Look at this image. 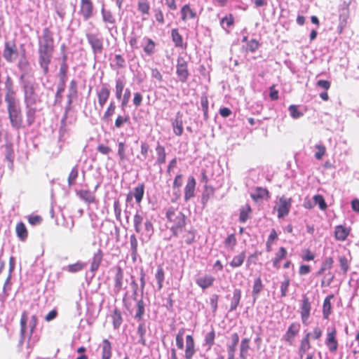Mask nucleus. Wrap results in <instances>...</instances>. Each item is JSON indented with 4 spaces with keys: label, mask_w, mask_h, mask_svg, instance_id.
<instances>
[{
    "label": "nucleus",
    "mask_w": 359,
    "mask_h": 359,
    "mask_svg": "<svg viewBox=\"0 0 359 359\" xmlns=\"http://www.w3.org/2000/svg\"><path fill=\"white\" fill-rule=\"evenodd\" d=\"M39 43V64L46 75L49 72V65L51 62L54 52L53 34L49 28L43 29L42 34L38 36Z\"/></svg>",
    "instance_id": "1"
},
{
    "label": "nucleus",
    "mask_w": 359,
    "mask_h": 359,
    "mask_svg": "<svg viewBox=\"0 0 359 359\" xmlns=\"http://www.w3.org/2000/svg\"><path fill=\"white\" fill-rule=\"evenodd\" d=\"M168 227L174 236L182 232L186 226V216L177 208L169 207L165 212Z\"/></svg>",
    "instance_id": "2"
},
{
    "label": "nucleus",
    "mask_w": 359,
    "mask_h": 359,
    "mask_svg": "<svg viewBox=\"0 0 359 359\" xmlns=\"http://www.w3.org/2000/svg\"><path fill=\"white\" fill-rule=\"evenodd\" d=\"M20 84L23 92L25 104H36L39 100L36 93L38 84L34 79L26 77L25 74L20 75Z\"/></svg>",
    "instance_id": "3"
},
{
    "label": "nucleus",
    "mask_w": 359,
    "mask_h": 359,
    "mask_svg": "<svg viewBox=\"0 0 359 359\" xmlns=\"http://www.w3.org/2000/svg\"><path fill=\"white\" fill-rule=\"evenodd\" d=\"M27 313L26 311H24L22 313L20 318V344L23 343V340L25 339L27 336H28V346H30L31 341V336L36 326L37 318L35 316H32L28 325H27Z\"/></svg>",
    "instance_id": "4"
},
{
    "label": "nucleus",
    "mask_w": 359,
    "mask_h": 359,
    "mask_svg": "<svg viewBox=\"0 0 359 359\" xmlns=\"http://www.w3.org/2000/svg\"><path fill=\"white\" fill-rule=\"evenodd\" d=\"M9 120L12 127L20 128L22 124V111L20 101L6 102Z\"/></svg>",
    "instance_id": "5"
},
{
    "label": "nucleus",
    "mask_w": 359,
    "mask_h": 359,
    "mask_svg": "<svg viewBox=\"0 0 359 359\" xmlns=\"http://www.w3.org/2000/svg\"><path fill=\"white\" fill-rule=\"evenodd\" d=\"M291 206L292 198H287L285 196H281L276 205L274 207V210H277L278 217L283 218L286 217L290 212Z\"/></svg>",
    "instance_id": "6"
},
{
    "label": "nucleus",
    "mask_w": 359,
    "mask_h": 359,
    "mask_svg": "<svg viewBox=\"0 0 359 359\" xmlns=\"http://www.w3.org/2000/svg\"><path fill=\"white\" fill-rule=\"evenodd\" d=\"M87 41L90 45L92 51L95 55L101 54L103 50V39L98 34L93 33H86Z\"/></svg>",
    "instance_id": "7"
},
{
    "label": "nucleus",
    "mask_w": 359,
    "mask_h": 359,
    "mask_svg": "<svg viewBox=\"0 0 359 359\" xmlns=\"http://www.w3.org/2000/svg\"><path fill=\"white\" fill-rule=\"evenodd\" d=\"M79 13L87 21L93 16L94 6L92 0H81Z\"/></svg>",
    "instance_id": "8"
},
{
    "label": "nucleus",
    "mask_w": 359,
    "mask_h": 359,
    "mask_svg": "<svg viewBox=\"0 0 359 359\" xmlns=\"http://www.w3.org/2000/svg\"><path fill=\"white\" fill-rule=\"evenodd\" d=\"M176 67V73L180 81L182 83L186 82L189 74L187 68V62L183 57H178Z\"/></svg>",
    "instance_id": "9"
},
{
    "label": "nucleus",
    "mask_w": 359,
    "mask_h": 359,
    "mask_svg": "<svg viewBox=\"0 0 359 359\" xmlns=\"http://www.w3.org/2000/svg\"><path fill=\"white\" fill-rule=\"evenodd\" d=\"M101 14H102V21L105 23V29H107L108 32L112 35V30L114 29H116V27L115 25L116 24V19L115 17L113 15L111 12L110 11H107L104 9V6L101 9Z\"/></svg>",
    "instance_id": "10"
},
{
    "label": "nucleus",
    "mask_w": 359,
    "mask_h": 359,
    "mask_svg": "<svg viewBox=\"0 0 359 359\" xmlns=\"http://www.w3.org/2000/svg\"><path fill=\"white\" fill-rule=\"evenodd\" d=\"M18 55V51L14 43L6 42L3 56L8 62H13Z\"/></svg>",
    "instance_id": "11"
},
{
    "label": "nucleus",
    "mask_w": 359,
    "mask_h": 359,
    "mask_svg": "<svg viewBox=\"0 0 359 359\" xmlns=\"http://www.w3.org/2000/svg\"><path fill=\"white\" fill-rule=\"evenodd\" d=\"M140 233V239L142 243L147 242L150 240L154 233V226L151 222L149 219H146L142 224V231Z\"/></svg>",
    "instance_id": "12"
},
{
    "label": "nucleus",
    "mask_w": 359,
    "mask_h": 359,
    "mask_svg": "<svg viewBox=\"0 0 359 359\" xmlns=\"http://www.w3.org/2000/svg\"><path fill=\"white\" fill-rule=\"evenodd\" d=\"M140 233V239L142 243L147 242L150 240L154 233V226L151 222L149 219H146L142 224V231Z\"/></svg>",
    "instance_id": "13"
},
{
    "label": "nucleus",
    "mask_w": 359,
    "mask_h": 359,
    "mask_svg": "<svg viewBox=\"0 0 359 359\" xmlns=\"http://www.w3.org/2000/svg\"><path fill=\"white\" fill-rule=\"evenodd\" d=\"M337 331L334 327L327 333L325 344L331 353H334L338 348V341L336 338Z\"/></svg>",
    "instance_id": "14"
},
{
    "label": "nucleus",
    "mask_w": 359,
    "mask_h": 359,
    "mask_svg": "<svg viewBox=\"0 0 359 359\" xmlns=\"http://www.w3.org/2000/svg\"><path fill=\"white\" fill-rule=\"evenodd\" d=\"M300 325L298 323H292L286 333L283 336V339L285 341H287L290 345H292L294 341L295 336L299 332Z\"/></svg>",
    "instance_id": "15"
},
{
    "label": "nucleus",
    "mask_w": 359,
    "mask_h": 359,
    "mask_svg": "<svg viewBox=\"0 0 359 359\" xmlns=\"http://www.w3.org/2000/svg\"><path fill=\"white\" fill-rule=\"evenodd\" d=\"M6 143L5 144V158L6 161L8 162V167L10 170H13V162L15 158L13 144L10 142V141L8 140V136H6Z\"/></svg>",
    "instance_id": "16"
},
{
    "label": "nucleus",
    "mask_w": 359,
    "mask_h": 359,
    "mask_svg": "<svg viewBox=\"0 0 359 359\" xmlns=\"http://www.w3.org/2000/svg\"><path fill=\"white\" fill-rule=\"evenodd\" d=\"M110 95V90L107 86V84H103L101 88L97 91V101L98 104L101 108L104 107V105L107 102Z\"/></svg>",
    "instance_id": "17"
},
{
    "label": "nucleus",
    "mask_w": 359,
    "mask_h": 359,
    "mask_svg": "<svg viewBox=\"0 0 359 359\" xmlns=\"http://www.w3.org/2000/svg\"><path fill=\"white\" fill-rule=\"evenodd\" d=\"M311 308V303L309 298L304 296L301 306V317L302 323L305 325L307 324V320L310 316Z\"/></svg>",
    "instance_id": "18"
},
{
    "label": "nucleus",
    "mask_w": 359,
    "mask_h": 359,
    "mask_svg": "<svg viewBox=\"0 0 359 359\" xmlns=\"http://www.w3.org/2000/svg\"><path fill=\"white\" fill-rule=\"evenodd\" d=\"M25 114L26 121L28 126L32 125L36 119V113L39 111L36 107V104H25Z\"/></svg>",
    "instance_id": "19"
},
{
    "label": "nucleus",
    "mask_w": 359,
    "mask_h": 359,
    "mask_svg": "<svg viewBox=\"0 0 359 359\" xmlns=\"http://www.w3.org/2000/svg\"><path fill=\"white\" fill-rule=\"evenodd\" d=\"M196 352L195 344L191 335H187L186 337V348L184 357L186 359H191Z\"/></svg>",
    "instance_id": "20"
},
{
    "label": "nucleus",
    "mask_w": 359,
    "mask_h": 359,
    "mask_svg": "<svg viewBox=\"0 0 359 359\" xmlns=\"http://www.w3.org/2000/svg\"><path fill=\"white\" fill-rule=\"evenodd\" d=\"M196 181L194 177H189L184 189V199L189 201L194 196Z\"/></svg>",
    "instance_id": "21"
},
{
    "label": "nucleus",
    "mask_w": 359,
    "mask_h": 359,
    "mask_svg": "<svg viewBox=\"0 0 359 359\" xmlns=\"http://www.w3.org/2000/svg\"><path fill=\"white\" fill-rule=\"evenodd\" d=\"M349 233L350 229L342 225H338L335 227L334 237L337 241H345L347 238Z\"/></svg>",
    "instance_id": "22"
},
{
    "label": "nucleus",
    "mask_w": 359,
    "mask_h": 359,
    "mask_svg": "<svg viewBox=\"0 0 359 359\" xmlns=\"http://www.w3.org/2000/svg\"><path fill=\"white\" fill-rule=\"evenodd\" d=\"M215 281V278L210 275H205L204 276L199 277L196 279V284L202 289H206L212 285Z\"/></svg>",
    "instance_id": "23"
},
{
    "label": "nucleus",
    "mask_w": 359,
    "mask_h": 359,
    "mask_svg": "<svg viewBox=\"0 0 359 359\" xmlns=\"http://www.w3.org/2000/svg\"><path fill=\"white\" fill-rule=\"evenodd\" d=\"M102 359H110L111 357V344L108 339H104L100 345Z\"/></svg>",
    "instance_id": "24"
},
{
    "label": "nucleus",
    "mask_w": 359,
    "mask_h": 359,
    "mask_svg": "<svg viewBox=\"0 0 359 359\" xmlns=\"http://www.w3.org/2000/svg\"><path fill=\"white\" fill-rule=\"evenodd\" d=\"M182 19L183 21H187L191 19H194L196 17V13L193 11L187 4L184 5L181 9Z\"/></svg>",
    "instance_id": "25"
},
{
    "label": "nucleus",
    "mask_w": 359,
    "mask_h": 359,
    "mask_svg": "<svg viewBox=\"0 0 359 359\" xmlns=\"http://www.w3.org/2000/svg\"><path fill=\"white\" fill-rule=\"evenodd\" d=\"M310 332H308L306 336L301 340V344L299 349V356L301 358H303L304 353H305L311 348L309 341Z\"/></svg>",
    "instance_id": "26"
},
{
    "label": "nucleus",
    "mask_w": 359,
    "mask_h": 359,
    "mask_svg": "<svg viewBox=\"0 0 359 359\" xmlns=\"http://www.w3.org/2000/svg\"><path fill=\"white\" fill-rule=\"evenodd\" d=\"M250 349V339H242L240 345V357L241 359H247Z\"/></svg>",
    "instance_id": "27"
},
{
    "label": "nucleus",
    "mask_w": 359,
    "mask_h": 359,
    "mask_svg": "<svg viewBox=\"0 0 359 359\" xmlns=\"http://www.w3.org/2000/svg\"><path fill=\"white\" fill-rule=\"evenodd\" d=\"M144 217L142 214H140L138 212L135 213L133 219V226L135 231L138 233V232L142 231V224L144 222Z\"/></svg>",
    "instance_id": "28"
},
{
    "label": "nucleus",
    "mask_w": 359,
    "mask_h": 359,
    "mask_svg": "<svg viewBox=\"0 0 359 359\" xmlns=\"http://www.w3.org/2000/svg\"><path fill=\"white\" fill-rule=\"evenodd\" d=\"M333 297V295L327 296L323 302V315L325 319H328L332 311V305L330 300Z\"/></svg>",
    "instance_id": "29"
},
{
    "label": "nucleus",
    "mask_w": 359,
    "mask_h": 359,
    "mask_svg": "<svg viewBox=\"0 0 359 359\" xmlns=\"http://www.w3.org/2000/svg\"><path fill=\"white\" fill-rule=\"evenodd\" d=\"M130 245L132 259L133 262H135L137 257V239L134 234L130 236Z\"/></svg>",
    "instance_id": "30"
},
{
    "label": "nucleus",
    "mask_w": 359,
    "mask_h": 359,
    "mask_svg": "<svg viewBox=\"0 0 359 359\" xmlns=\"http://www.w3.org/2000/svg\"><path fill=\"white\" fill-rule=\"evenodd\" d=\"M144 194V184H139L133 190V195L137 203L140 204L143 198Z\"/></svg>",
    "instance_id": "31"
},
{
    "label": "nucleus",
    "mask_w": 359,
    "mask_h": 359,
    "mask_svg": "<svg viewBox=\"0 0 359 359\" xmlns=\"http://www.w3.org/2000/svg\"><path fill=\"white\" fill-rule=\"evenodd\" d=\"M77 195L85 202L92 203L95 201V195L88 190H80L77 192Z\"/></svg>",
    "instance_id": "32"
},
{
    "label": "nucleus",
    "mask_w": 359,
    "mask_h": 359,
    "mask_svg": "<svg viewBox=\"0 0 359 359\" xmlns=\"http://www.w3.org/2000/svg\"><path fill=\"white\" fill-rule=\"evenodd\" d=\"M125 88V81L121 78L116 79L115 95L118 100H121Z\"/></svg>",
    "instance_id": "33"
},
{
    "label": "nucleus",
    "mask_w": 359,
    "mask_h": 359,
    "mask_svg": "<svg viewBox=\"0 0 359 359\" xmlns=\"http://www.w3.org/2000/svg\"><path fill=\"white\" fill-rule=\"evenodd\" d=\"M102 260V253L101 250H98V252H96L93 257V260H92L91 266H90V270L92 271H97L100 265Z\"/></svg>",
    "instance_id": "34"
},
{
    "label": "nucleus",
    "mask_w": 359,
    "mask_h": 359,
    "mask_svg": "<svg viewBox=\"0 0 359 359\" xmlns=\"http://www.w3.org/2000/svg\"><path fill=\"white\" fill-rule=\"evenodd\" d=\"M111 319L114 328L118 329L122 324L123 318L121 312L117 309L114 310V312L111 314Z\"/></svg>",
    "instance_id": "35"
},
{
    "label": "nucleus",
    "mask_w": 359,
    "mask_h": 359,
    "mask_svg": "<svg viewBox=\"0 0 359 359\" xmlns=\"http://www.w3.org/2000/svg\"><path fill=\"white\" fill-rule=\"evenodd\" d=\"M241 298V291L240 289H235L233 290V297L231 302L230 311H234L236 309L239 304Z\"/></svg>",
    "instance_id": "36"
},
{
    "label": "nucleus",
    "mask_w": 359,
    "mask_h": 359,
    "mask_svg": "<svg viewBox=\"0 0 359 359\" xmlns=\"http://www.w3.org/2000/svg\"><path fill=\"white\" fill-rule=\"evenodd\" d=\"M77 95V85L76 82L74 80H72L70 82V85L69 87V93H68V104L70 105L72 102L73 98L76 97Z\"/></svg>",
    "instance_id": "37"
},
{
    "label": "nucleus",
    "mask_w": 359,
    "mask_h": 359,
    "mask_svg": "<svg viewBox=\"0 0 359 359\" xmlns=\"http://www.w3.org/2000/svg\"><path fill=\"white\" fill-rule=\"evenodd\" d=\"M86 264L81 262H77L76 263L69 264L65 267L64 269L67 270L70 273H76L83 270L86 267Z\"/></svg>",
    "instance_id": "38"
},
{
    "label": "nucleus",
    "mask_w": 359,
    "mask_h": 359,
    "mask_svg": "<svg viewBox=\"0 0 359 359\" xmlns=\"http://www.w3.org/2000/svg\"><path fill=\"white\" fill-rule=\"evenodd\" d=\"M245 258V254L244 252L241 254L236 255L232 259L231 262L229 263L230 266L233 268H237L241 266Z\"/></svg>",
    "instance_id": "39"
},
{
    "label": "nucleus",
    "mask_w": 359,
    "mask_h": 359,
    "mask_svg": "<svg viewBox=\"0 0 359 359\" xmlns=\"http://www.w3.org/2000/svg\"><path fill=\"white\" fill-rule=\"evenodd\" d=\"M269 195V191L264 188L262 187H257L255 190V191L252 194H251V197L255 201H258L259 199L264 198L265 197H267Z\"/></svg>",
    "instance_id": "40"
},
{
    "label": "nucleus",
    "mask_w": 359,
    "mask_h": 359,
    "mask_svg": "<svg viewBox=\"0 0 359 359\" xmlns=\"http://www.w3.org/2000/svg\"><path fill=\"white\" fill-rule=\"evenodd\" d=\"M137 10L142 15H149L150 6L147 0H139L137 3Z\"/></svg>",
    "instance_id": "41"
},
{
    "label": "nucleus",
    "mask_w": 359,
    "mask_h": 359,
    "mask_svg": "<svg viewBox=\"0 0 359 359\" xmlns=\"http://www.w3.org/2000/svg\"><path fill=\"white\" fill-rule=\"evenodd\" d=\"M155 278L158 283V290H161L163 287V283L164 281L165 273L162 266H158L155 274Z\"/></svg>",
    "instance_id": "42"
},
{
    "label": "nucleus",
    "mask_w": 359,
    "mask_h": 359,
    "mask_svg": "<svg viewBox=\"0 0 359 359\" xmlns=\"http://www.w3.org/2000/svg\"><path fill=\"white\" fill-rule=\"evenodd\" d=\"M334 260L332 257H326L323 262L322 266L319 271L317 272L318 276H320L326 270H329L332 268Z\"/></svg>",
    "instance_id": "43"
},
{
    "label": "nucleus",
    "mask_w": 359,
    "mask_h": 359,
    "mask_svg": "<svg viewBox=\"0 0 359 359\" xmlns=\"http://www.w3.org/2000/svg\"><path fill=\"white\" fill-rule=\"evenodd\" d=\"M348 13L347 9H343L339 15V24L337 27L338 32L341 33L346 25V20Z\"/></svg>",
    "instance_id": "44"
},
{
    "label": "nucleus",
    "mask_w": 359,
    "mask_h": 359,
    "mask_svg": "<svg viewBox=\"0 0 359 359\" xmlns=\"http://www.w3.org/2000/svg\"><path fill=\"white\" fill-rule=\"evenodd\" d=\"M251 212V208L249 205L246 204L243 206L240 210L239 221L244 223L248 219V215Z\"/></svg>",
    "instance_id": "45"
},
{
    "label": "nucleus",
    "mask_w": 359,
    "mask_h": 359,
    "mask_svg": "<svg viewBox=\"0 0 359 359\" xmlns=\"http://www.w3.org/2000/svg\"><path fill=\"white\" fill-rule=\"evenodd\" d=\"M123 273L120 267L118 268L115 276V288L120 291L123 287Z\"/></svg>",
    "instance_id": "46"
},
{
    "label": "nucleus",
    "mask_w": 359,
    "mask_h": 359,
    "mask_svg": "<svg viewBox=\"0 0 359 359\" xmlns=\"http://www.w3.org/2000/svg\"><path fill=\"white\" fill-rule=\"evenodd\" d=\"M171 36H172V41L175 43V46L182 47V46H183L182 37L180 34V33L177 29H172Z\"/></svg>",
    "instance_id": "47"
},
{
    "label": "nucleus",
    "mask_w": 359,
    "mask_h": 359,
    "mask_svg": "<svg viewBox=\"0 0 359 359\" xmlns=\"http://www.w3.org/2000/svg\"><path fill=\"white\" fill-rule=\"evenodd\" d=\"M16 233L21 240H25L27 237V231L25 225L20 222L16 225Z\"/></svg>",
    "instance_id": "48"
},
{
    "label": "nucleus",
    "mask_w": 359,
    "mask_h": 359,
    "mask_svg": "<svg viewBox=\"0 0 359 359\" xmlns=\"http://www.w3.org/2000/svg\"><path fill=\"white\" fill-rule=\"evenodd\" d=\"M231 343L227 345L228 352H236V346L239 341V337L237 333H233L231 336Z\"/></svg>",
    "instance_id": "49"
},
{
    "label": "nucleus",
    "mask_w": 359,
    "mask_h": 359,
    "mask_svg": "<svg viewBox=\"0 0 359 359\" xmlns=\"http://www.w3.org/2000/svg\"><path fill=\"white\" fill-rule=\"evenodd\" d=\"M79 175V170L78 166L75 165L71 170L69 177H68V185L69 187H72V185L75 184L76 180L78 177Z\"/></svg>",
    "instance_id": "50"
},
{
    "label": "nucleus",
    "mask_w": 359,
    "mask_h": 359,
    "mask_svg": "<svg viewBox=\"0 0 359 359\" xmlns=\"http://www.w3.org/2000/svg\"><path fill=\"white\" fill-rule=\"evenodd\" d=\"M314 147L316 150L314 155L315 158L318 160L322 159L323 156L325 154V147L323 144L318 143L316 144Z\"/></svg>",
    "instance_id": "51"
},
{
    "label": "nucleus",
    "mask_w": 359,
    "mask_h": 359,
    "mask_svg": "<svg viewBox=\"0 0 359 359\" xmlns=\"http://www.w3.org/2000/svg\"><path fill=\"white\" fill-rule=\"evenodd\" d=\"M185 330L184 328L180 329L176 335V345L179 349H183L184 348V334Z\"/></svg>",
    "instance_id": "52"
},
{
    "label": "nucleus",
    "mask_w": 359,
    "mask_h": 359,
    "mask_svg": "<svg viewBox=\"0 0 359 359\" xmlns=\"http://www.w3.org/2000/svg\"><path fill=\"white\" fill-rule=\"evenodd\" d=\"M263 288V285L260 278H257L254 281L252 294L255 298L259 294Z\"/></svg>",
    "instance_id": "53"
},
{
    "label": "nucleus",
    "mask_w": 359,
    "mask_h": 359,
    "mask_svg": "<svg viewBox=\"0 0 359 359\" xmlns=\"http://www.w3.org/2000/svg\"><path fill=\"white\" fill-rule=\"evenodd\" d=\"M147 40V44L144 47V51L148 55H151L154 52V48H155V43L154 41L149 39V38H145Z\"/></svg>",
    "instance_id": "54"
},
{
    "label": "nucleus",
    "mask_w": 359,
    "mask_h": 359,
    "mask_svg": "<svg viewBox=\"0 0 359 359\" xmlns=\"http://www.w3.org/2000/svg\"><path fill=\"white\" fill-rule=\"evenodd\" d=\"M130 90L129 88H126L125 90L124 94L123 95V96L121 99V107L123 111H124L126 107H127V105L129 102V100H130Z\"/></svg>",
    "instance_id": "55"
},
{
    "label": "nucleus",
    "mask_w": 359,
    "mask_h": 359,
    "mask_svg": "<svg viewBox=\"0 0 359 359\" xmlns=\"http://www.w3.org/2000/svg\"><path fill=\"white\" fill-rule=\"evenodd\" d=\"M156 152H157V163L159 164L164 163L165 161V152L164 147L160 145H158L156 147Z\"/></svg>",
    "instance_id": "56"
},
{
    "label": "nucleus",
    "mask_w": 359,
    "mask_h": 359,
    "mask_svg": "<svg viewBox=\"0 0 359 359\" xmlns=\"http://www.w3.org/2000/svg\"><path fill=\"white\" fill-rule=\"evenodd\" d=\"M19 100L16 97V92L14 89L6 90L5 102H10Z\"/></svg>",
    "instance_id": "57"
},
{
    "label": "nucleus",
    "mask_w": 359,
    "mask_h": 359,
    "mask_svg": "<svg viewBox=\"0 0 359 359\" xmlns=\"http://www.w3.org/2000/svg\"><path fill=\"white\" fill-rule=\"evenodd\" d=\"M288 111L290 116L294 119L299 118L303 116V113L298 109V107L297 105H290L288 108Z\"/></svg>",
    "instance_id": "58"
},
{
    "label": "nucleus",
    "mask_w": 359,
    "mask_h": 359,
    "mask_svg": "<svg viewBox=\"0 0 359 359\" xmlns=\"http://www.w3.org/2000/svg\"><path fill=\"white\" fill-rule=\"evenodd\" d=\"M201 106L203 111V116L205 118H208V97L203 95L201 97Z\"/></svg>",
    "instance_id": "59"
},
{
    "label": "nucleus",
    "mask_w": 359,
    "mask_h": 359,
    "mask_svg": "<svg viewBox=\"0 0 359 359\" xmlns=\"http://www.w3.org/2000/svg\"><path fill=\"white\" fill-rule=\"evenodd\" d=\"M313 201L315 204L318 205L320 210H324L326 209L327 204L321 195H315L313 196Z\"/></svg>",
    "instance_id": "60"
},
{
    "label": "nucleus",
    "mask_w": 359,
    "mask_h": 359,
    "mask_svg": "<svg viewBox=\"0 0 359 359\" xmlns=\"http://www.w3.org/2000/svg\"><path fill=\"white\" fill-rule=\"evenodd\" d=\"M339 265L344 273H346L349 269V262L345 256H340L339 257Z\"/></svg>",
    "instance_id": "61"
},
{
    "label": "nucleus",
    "mask_w": 359,
    "mask_h": 359,
    "mask_svg": "<svg viewBox=\"0 0 359 359\" xmlns=\"http://www.w3.org/2000/svg\"><path fill=\"white\" fill-rule=\"evenodd\" d=\"M215 334L213 330L208 332L205 335V344L208 346V349H210L212 346L213 345L214 341H215Z\"/></svg>",
    "instance_id": "62"
},
{
    "label": "nucleus",
    "mask_w": 359,
    "mask_h": 359,
    "mask_svg": "<svg viewBox=\"0 0 359 359\" xmlns=\"http://www.w3.org/2000/svg\"><path fill=\"white\" fill-rule=\"evenodd\" d=\"M173 130L175 135H181L183 133L182 121L178 118L173 123Z\"/></svg>",
    "instance_id": "63"
},
{
    "label": "nucleus",
    "mask_w": 359,
    "mask_h": 359,
    "mask_svg": "<svg viewBox=\"0 0 359 359\" xmlns=\"http://www.w3.org/2000/svg\"><path fill=\"white\" fill-rule=\"evenodd\" d=\"M290 278L288 277L285 278L284 281H283L280 284V293L281 297H285L287 293L288 287L290 285Z\"/></svg>",
    "instance_id": "64"
}]
</instances>
